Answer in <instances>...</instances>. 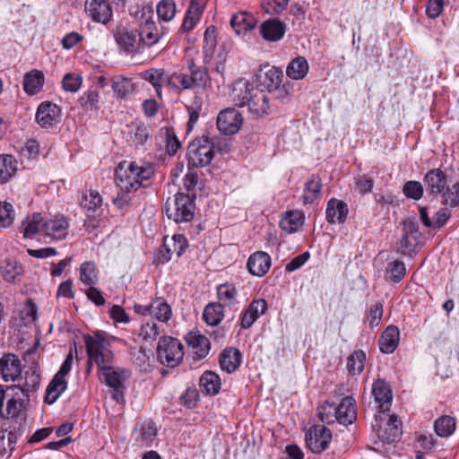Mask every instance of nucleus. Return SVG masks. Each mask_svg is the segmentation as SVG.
<instances>
[{"label":"nucleus","mask_w":459,"mask_h":459,"mask_svg":"<svg viewBox=\"0 0 459 459\" xmlns=\"http://www.w3.org/2000/svg\"><path fill=\"white\" fill-rule=\"evenodd\" d=\"M154 170L152 165L137 161H123L116 169V181L119 192L114 198V204L118 208L127 206L131 202L130 194L135 192L139 187H146L145 184Z\"/></svg>","instance_id":"obj_1"},{"label":"nucleus","mask_w":459,"mask_h":459,"mask_svg":"<svg viewBox=\"0 0 459 459\" xmlns=\"http://www.w3.org/2000/svg\"><path fill=\"white\" fill-rule=\"evenodd\" d=\"M257 84L273 94L274 98L285 101L294 92L293 84L290 82L282 83L283 73L281 69L268 65L261 67L255 74Z\"/></svg>","instance_id":"obj_2"},{"label":"nucleus","mask_w":459,"mask_h":459,"mask_svg":"<svg viewBox=\"0 0 459 459\" xmlns=\"http://www.w3.org/2000/svg\"><path fill=\"white\" fill-rule=\"evenodd\" d=\"M84 341L89 368L92 363H95L98 368L111 364L113 353L108 348V340L102 333H96L93 335H85Z\"/></svg>","instance_id":"obj_3"},{"label":"nucleus","mask_w":459,"mask_h":459,"mask_svg":"<svg viewBox=\"0 0 459 459\" xmlns=\"http://www.w3.org/2000/svg\"><path fill=\"white\" fill-rule=\"evenodd\" d=\"M195 204L194 197L183 193H178L173 199L165 204V212L169 220L176 223H186L195 216Z\"/></svg>","instance_id":"obj_4"},{"label":"nucleus","mask_w":459,"mask_h":459,"mask_svg":"<svg viewBox=\"0 0 459 459\" xmlns=\"http://www.w3.org/2000/svg\"><path fill=\"white\" fill-rule=\"evenodd\" d=\"M214 144L207 137L193 141L187 147L188 168H203L214 157Z\"/></svg>","instance_id":"obj_5"},{"label":"nucleus","mask_w":459,"mask_h":459,"mask_svg":"<svg viewBox=\"0 0 459 459\" xmlns=\"http://www.w3.org/2000/svg\"><path fill=\"white\" fill-rule=\"evenodd\" d=\"M183 356V344L179 340L169 336L160 339L157 357L161 364L174 368L181 362Z\"/></svg>","instance_id":"obj_6"},{"label":"nucleus","mask_w":459,"mask_h":459,"mask_svg":"<svg viewBox=\"0 0 459 459\" xmlns=\"http://www.w3.org/2000/svg\"><path fill=\"white\" fill-rule=\"evenodd\" d=\"M374 429L379 439L384 443H393L402 436V421L395 415H386L385 412L376 419Z\"/></svg>","instance_id":"obj_7"},{"label":"nucleus","mask_w":459,"mask_h":459,"mask_svg":"<svg viewBox=\"0 0 459 459\" xmlns=\"http://www.w3.org/2000/svg\"><path fill=\"white\" fill-rule=\"evenodd\" d=\"M420 232L415 221L407 219L403 221V233L400 242L403 255L412 256L420 243Z\"/></svg>","instance_id":"obj_8"},{"label":"nucleus","mask_w":459,"mask_h":459,"mask_svg":"<svg viewBox=\"0 0 459 459\" xmlns=\"http://www.w3.org/2000/svg\"><path fill=\"white\" fill-rule=\"evenodd\" d=\"M332 440V432L324 425H314L306 434L307 447L314 454L325 451Z\"/></svg>","instance_id":"obj_9"},{"label":"nucleus","mask_w":459,"mask_h":459,"mask_svg":"<svg viewBox=\"0 0 459 459\" xmlns=\"http://www.w3.org/2000/svg\"><path fill=\"white\" fill-rule=\"evenodd\" d=\"M243 124V117L234 108L221 110L217 117V127L225 135L235 134L239 131Z\"/></svg>","instance_id":"obj_10"},{"label":"nucleus","mask_w":459,"mask_h":459,"mask_svg":"<svg viewBox=\"0 0 459 459\" xmlns=\"http://www.w3.org/2000/svg\"><path fill=\"white\" fill-rule=\"evenodd\" d=\"M137 29L117 28L114 37L118 47L127 54H136L143 51Z\"/></svg>","instance_id":"obj_11"},{"label":"nucleus","mask_w":459,"mask_h":459,"mask_svg":"<svg viewBox=\"0 0 459 459\" xmlns=\"http://www.w3.org/2000/svg\"><path fill=\"white\" fill-rule=\"evenodd\" d=\"M255 89L256 87L248 81L239 79L232 83L230 99L236 106L246 107L249 103V96H252Z\"/></svg>","instance_id":"obj_12"},{"label":"nucleus","mask_w":459,"mask_h":459,"mask_svg":"<svg viewBox=\"0 0 459 459\" xmlns=\"http://www.w3.org/2000/svg\"><path fill=\"white\" fill-rule=\"evenodd\" d=\"M87 14L96 22L108 23L112 17V8L107 0H89L85 3Z\"/></svg>","instance_id":"obj_13"},{"label":"nucleus","mask_w":459,"mask_h":459,"mask_svg":"<svg viewBox=\"0 0 459 459\" xmlns=\"http://www.w3.org/2000/svg\"><path fill=\"white\" fill-rule=\"evenodd\" d=\"M247 107L255 118L269 115L271 105L268 94L263 89L256 87L252 96H249V103Z\"/></svg>","instance_id":"obj_14"},{"label":"nucleus","mask_w":459,"mask_h":459,"mask_svg":"<svg viewBox=\"0 0 459 459\" xmlns=\"http://www.w3.org/2000/svg\"><path fill=\"white\" fill-rule=\"evenodd\" d=\"M143 49L155 45L161 37V32L152 17L142 21L137 29Z\"/></svg>","instance_id":"obj_15"},{"label":"nucleus","mask_w":459,"mask_h":459,"mask_svg":"<svg viewBox=\"0 0 459 459\" xmlns=\"http://www.w3.org/2000/svg\"><path fill=\"white\" fill-rule=\"evenodd\" d=\"M60 114L61 109L56 104L46 101L38 107L36 121L41 127L49 128L54 126Z\"/></svg>","instance_id":"obj_16"},{"label":"nucleus","mask_w":459,"mask_h":459,"mask_svg":"<svg viewBox=\"0 0 459 459\" xmlns=\"http://www.w3.org/2000/svg\"><path fill=\"white\" fill-rule=\"evenodd\" d=\"M13 394L6 403L5 409H2L1 417L4 419H13L18 417L25 407L24 400L21 394H24V388L13 385L10 388Z\"/></svg>","instance_id":"obj_17"},{"label":"nucleus","mask_w":459,"mask_h":459,"mask_svg":"<svg viewBox=\"0 0 459 459\" xmlns=\"http://www.w3.org/2000/svg\"><path fill=\"white\" fill-rule=\"evenodd\" d=\"M22 373V365L18 357L8 353L0 359V374L6 382L15 381Z\"/></svg>","instance_id":"obj_18"},{"label":"nucleus","mask_w":459,"mask_h":459,"mask_svg":"<svg viewBox=\"0 0 459 459\" xmlns=\"http://www.w3.org/2000/svg\"><path fill=\"white\" fill-rule=\"evenodd\" d=\"M69 223L64 216H56L44 221L43 232L55 240L64 239L68 233Z\"/></svg>","instance_id":"obj_19"},{"label":"nucleus","mask_w":459,"mask_h":459,"mask_svg":"<svg viewBox=\"0 0 459 459\" xmlns=\"http://www.w3.org/2000/svg\"><path fill=\"white\" fill-rule=\"evenodd\" d=\"M247 267L252 275L263 277L271 267V257L265 252L257 251L249 256Z\"/></svg>","instance_id":"obj_20"},{"label":"nucleus","mask_w":459,"mask_h":459,"mask_svg":"<svg viewBox=\"0 0 459 459\" xmlns=\"http://www.w3.org/2000/svg\"><path fill=\"white\" fill-rule=\"evenodd\" d=\"M357 419L356 403L351 396L343 398L336 405V421L342 425H350Z\"/></svg>","instance_id":"obj_21"},{"label":"nucleus","mask_w":459,"mask_h":459,"mask_svg":"<svg viewBox=\"0 0 459 459\" xmlns=\"http://www.w3.org/2000/svg\"><path fill=\"white\" fill-rule=\"evenodd\" d=\"M267 308V302L264 299H254L242 316L241 327L249 328Z\"/></svg>","instance_id":"obj_22"},{"label":"nucleus","mask_w":459,"mask_h":459,"mask_svg":"<svg viewBox=\"0 0 459 459\" xmlns=\"http://www.w3.org/2000/svg\"><path fill=\"white\" fill-rule=\"evenodd\" d=\"M427 191L430 195H439L446 186V176L440 169H430L424 177Z\"/></svg>","instance_id":"obj_23"},{"label":"nucleus","mask_w":459,"mask_h":459,"mask_svg":"<svg viewBox=\"0 0 459 459\" xmlns=\"http://www.w3.org/2000/svg\"><path fill=\"white\" fill-rule=\"evenodd\" d=\"M372 394L383 412L388 411L393 397L389 385L384 380L375 381L372 386Z\"/></svg>","instance_id":"obj_24"},{"label":"nucleus","mask_w":459,"mask_h":459,"mask_svg":"<svg viewBox=\"0 0 459 459\" xmlns=\"http://www.w3.org/2000/svg\"><path fill=\"white\" fill-rule=\"evenodd\" d=\"M400 341V331L395 325H389L382 333L378 345L382 352L390 354L393 353L398 346Z\"/></svg>","instance_id":"obj_25"},{"label":"nucleus","mask_w":459,"mask_h":459,"mask_svg":"<svg viewBox=\"0 0 459 459\" xmlns=\"http://www.w3.org/2000/svg\"><path fill=\"white\" fill-rule=\"evenodd\" d=\"M285 24L276 19H269L262 23L260 32L263 38L267 41H278L285 34Z\"/></svg>","instance_id":"obj_26"},{"label":"nucleus","mask_w":459,"mask_h":459,"mask_svg":"<svg viewBox=\"0 0 459 459\" xmlns=\"http://www.w3.org/2000/svg\"><path fill=\"white\" fill-rule=\"evenodd\" d=\"M305 221V216L302 212L298 210L287 211L281 222V228L285 232L290 234L299 230Z\"/></svg>","instance_id":"obj_27"},{"label":"nucleus","mask_w":459,"mask_h":459,"mask_svg":"<svg viewBox=\"0 0 459 459\" xmlns=\"http://www.w3.org/2000/svg\"><path fill=\"white\" fill-rule=\"evenodd\" d=\"M39 344V341L36 342L35 346L32 348L28 349L24 353V360L28 363H30L32 372L30 377H26V383L25 385L27 387L26 391L28 392L29 389H33L36 386L39 385L40 382V375L37 371V345Z\"/></svg>","instance_id":"obj_28"},{"label":"nucleus","mask_w":459,"mask_h":459,"mask_svg":"<svg viewBox=\"0 0 459 459\" xmlns=\"http://www.w3.org/2000/svg\"><path fill=\"white\" fill-rule=\"evenodd\" d=\"M348 214L347 204L340 200L331 199L327 204L326 220L330 223H342L346 220Z\"/></svg>","instance_id":"obj_29"},{"label":"nucleus","mask_w":459,"mask_h":459,"mask_svg":"<svg viewBox=\"0 0 459 459\" xmlns=\"http://www.w3.org/2000/svg\"><path fill=\"white\" fill-rule=\"evenodd\" d=\"M44 74L37 69L25 74L23 77V90L29 95H34L39 92L44 85Z\"/></svg>","instance_id":"obj_30"},{"label":"nucleus","mask_w":459,"mask_h":459,"mask_svg":"<svg viewBox=\"0 0 459 459\" xmlns=\"http://www.w3.org/2000/svg\"><path fill=\"white\" fill-rule=\"evenodd\" d=\"M101 371L100 378L110 388L123 387V380L125 379V370L115 369L110 364L99 368Z\"/></svg>","instance_id":"obj_31"},{"label":"nucleus","mask_w":459,"mask_h":459,"mask_svg":"<svg viewBox=\"0 0 459 459\" xmlns=\"http://www.w3.org/2000/svg\"><path fill=\"white\" fill-rule=\"evenodd\" d=\"M255 18L247 12H239L230 19V25L237 34L246 33L255 26Z\"/></svg>","instance_id":"obj_32"},{"label":"nucleus","mask_w":459,"mask_h":459,"mask_svg":"<svg viewBox=\"0 0 459 459\" xmlns=\"http://www.w3.org/2000/svg\"><path fill=\"white\" fill-rule=\"evenodd\" d=\"M322 180L320 177L312 175L304 186L302 195L303 204L305 205L313 204L320 196Z\"/></svg>","instance_id":"obj_33"},{"label":"nucleus","mask_w":459,"mask_h":459,"mask_svg":"<svg viewBox=\"0 0 459 459\" xmlns=\"http://www.w3.org/2000/svg\"><path fill=\"white\" fill-rule=\"evenodd\" d=\"M241 354L238 349H225L220 356V365L222 370L232 373L240 365Z\"/></svg>","instance_id":"obj_34"},{"label":"nucleus","mask_w":459,"mask_h":459,"mask_svg":"<svg viewBox=\"0 0 459 459\" xmlns=\"http://www.w3.org/2000/svg\"><path fill=\"white\" fill-rule=\"evenodd\" d=\"M186 342L194 350L195 354L198 359H204L209 352L210 341L204 335L191 333L186 337Z\"/></svg>","instance_id":"obj_35"},{"label":"nucleus","mask_w":459,"mask_h":459,"mask_svg":"<svg viewBox=\"0 0 459 459\" xmlns=\"http://www.w3.org/2000/svg\"><path fill=\"white\" fill-rule=\"evenodd\" d=\"M308 63L303 56L292 59L286 67V74L292 80H302L308 73Z\"/></svg>","instance_id":"obj_36"},{"label":"nucleus","mask_w":459,"mask_h":459,"mask_svg":"<svg viewBox=\"0 0 459 459\" xmlns=\"http://www.w3.org/2000/svg\"><path fill=\"white\" fill-rule=\"evenodd\" d=\"M199 385L206 394L215 395L221 385L220 377L212 371H205L200 377Z\"/></svg>","instance_id":"obj_37"},{"label":"nucleus","mask_w":459,"mask_h":459,"mask_svg":"<svg viewBox=\"0 0 459 459\" xmlns=\"http://www.w3.org/2000/svg\"><path fill=\"white\" fill-rule=\"evenodd\" d=\"M17 160L10 154H0V183L8 182L17 171Z\"/></svg>","instance_id":"obj_38"},{"label":"nucleus","mask_w":459,"mask_h":459,"mask_svg":"<svg viewBox=\"0 0 459 459\" xmlns=\"http://www.w3.org/2000/svg\"><path fill=\"white\" fill-rule=\"evenodd\" d=\"M143 78L154 87L158 96H161L162 86H168L169 74L164 69H150L144 72Z\"/></svg>","instance_id":"obj_39"},{"label":"nucleus","mask_w":459,"mask_h":459,"mask_svg":"<svg viewBox=\"0 0 459 459\" xmlns=\"http://www.w3.org/2000/svg\"><path fill=\"white\" fill-rule=\"evenodd\" d=\"M67 382L64 377L55 375L52 381L47 387L45 395V403L48 404L54 403L60 394L66 389Z\"/></svg>","instance_id":"obj_40"},{"label":"nucleus","mask_w":459,"mask_h":459,"mask_svg":"<svg viewBox=\"0 0 459 459\" xmlns=\"http://www.w3.org/2000/svg\"><path fill=\"white\" fill-rule=\"evenodd\" d=\"M43 218L40 213H34L29 216L22 222L23 237L32 238L39 231H43Z\"/></svg>","instance_id":"obj_41"},{"label":"nucleus","mask_w":459,"mask_h":459,"mask_svg":"<svg viewBox=\"0 0 459 459\" xmlns=\"http://www.w3.org/2000/svg\"><path fill=\"white\" fill-rule=\"evenodd\" d=\"M0 272L6 281L13 282L23 273V267L15 260L5 259L0 265Z\"/></svg>","instance_id":"obj_42"},{"label":"nucleus","mask_w":459,"mask_h":459,"mask_svg":"<svg viewBox=\"0 0 459 459\" xmlns=\"http://www.w3.org/2000/svg\"><path fill=\"white\" fill-rule=\"evenodd\" d=\"M217 296L222 306L230 307L237 303L238 290L231 283H223L217 288Z\"/></svg>","instance_id":"obj_43"},{"label":"nucleus","mask_w":459,"mask_h":459,"mask_svg":"<svg viewBox=\"0 0 459 459\" xmlns=\"http://www.w3.org/2000/svg\"><path fill=\"white\" fill-rule=\"evenodd\" d=\"M223 309L221 303L208 304L203 313V318L209 325H217L223 319Z\"/></svg>","instance_id":"obj_44"},{"label":"nucleus","mask_w":459,"mask_h":459,"mask_svg":"<svg viewBox=\"0 0 459 459\" xmlns=\"http://www.w3.org/2000/svg\"><path fill=\"white\" fill-rule=\"evenodd\" d=\"M434 429L437 436L447 437L451 436L455 429V420L448 415H444L436 420Z\"/></svg>","instance_id":"obj_45"},{"label":"nucleus","mask_w":459,"mask_h":459,"mask_svg":"<svg viewBox=\"0 0 459 459\" xmlns=\"http://www.w3.org/2000/svg\"><path fill=\"white\" fill-rule=\"evenodd\" d=\"M157 436V429L152 421H145L139 425L136 440L142 445L150 446Z\"/></svg>","instance_id":"obj_46"},{"label":"nucleus","mask_w":459,"mask_h":459,"mask_svg":"<svg viewBox=\"0 0 459 459\" xmlns=\"http://www.w3.org/2000/svg\"><path fill=\"white\" fill-rule=\"evenodd\" d=\"M80 204L87 211L96 212L102 205V197L98 191L89 189L82 194Z\"/></svg>","instance_id":"obj_47"},{"label":"nucleus","mask_w":459,"mask_h":459,"mask_svg":"<svg viewBox=\"0 0 459 459\" xmlns=\"http://www.w3.org/2000/svg\"><path fill=\"white\" fill-rule=\"evenodd\" d=\"M152 316L161 322H167L170 319L172 311L169 305L162 299H157L151 303Z\"/></svg>","instance_id":"obj_48"},{"label":"nucleus","mask_w":459,"mask_h":459,"mask_svg":"<svg viewBox=\"0 0 459 459\" xmlns=\"http://www.w3.org/2000/svg\"><path fill=\"white\" fill-rule=\"evenodd\" d=\"M366 353L358 350L353 351L347 359V368L350 374L359 375L364 369Z\"/></svg>","instance_id":"obj_49"},{"label":"nucleus","mask_w":459,"mask_h":459,"mask_svg":"<svg viewBox=\"0 0 459 459\" xmlns=\"http://www.w3.org/2000/svg\"><path fill=\"white\" fill-rule=\"evenodd\" d=\"M112 89L115 95L119 99L126 98L133 91V83L131 80L121 75L112 78Z\"/></svg>","instance_id":"obj_50"},{"label":"nucleus","mask_w":459,"mask_h":459,"mask_svg":"<svg viewBox=\"0 0 459 459\" xmlns=\"http://www.w3.org/2000/svg\"><path fill=\"white\" fill-rule=\"evenodd\" d=\"M168 86L178 92L193 89L188 78V74L183 73L169 74Z\"/></svg>","instance_id":"obj_51"},{"label":"nucleus","mask_w":459,"mask_h":459,"mask_svg":"<svg viewBox=\"0 0 459 459\" xmlns=\"http://www.w3.org/2000/svg\"><path fill=\"white\" fill-rule=\"evenodd\" d=\"M80 279L88 286L94 285L98 281V272L96 265L92 262H85L80 268Z\"/></svg>","instance_id":"obj_52"},{"label":"nucleus","mask_w":459,"mask_h":459,"mask_svg":"<svg viewBox=\"0 0 459 459\" xmlns=\"http://www.w3.org/2000/svg\"><path fill=\"white\" fill-rule=\"evenodd\" d=\"M157 14L163 22L171 21L176 14V4L173 0H161L157 4Z\"/></svg>","instance_id":"obj_53"},{"label":"nucleus","mask_w":459,"mask_h":459,"mask_svg":"<svg viewBox=\"0 0 459 459\" xmlns=\"http://www.w3.org/2000/svg\"><path fill=\"white\" fill-rule=\"evenodd\" d=\"M317 416L323 423L331 424L336 421V404L325 402L317 408Z\"/></svg>","instance_id":"obj_54"},{"label":"nucleus","mask_w":459,"mask_h":459,"mask_svg":"<svg viewBox=\"0 0 459 459\" xmlns=\"http://www.w3.org/2000/svg\"><path fill=\"white\" fill-rule=\"evenodd\" d=\"M188 78L193 89L204 87L211 81L208 70L204 66L189 73Z\"/></svg>","instance_id":"obj_55"},{"label":"nucleus","mask_w":459,"mask_h":459,"mask_svg":"<svg viewBox=\"0 0 459 459\" xmlns=\"http://www.w3.org/2000/svg\"><path fill=\"white\" fill-rule=\"evenodd\" d=\"M81 107L89 110L99 109L100 93L97 90H89L84 92L79 99Z\"/></svg>","instance_id":"obj_56"},{"label":"nucleus","mask_w":459,"mask_h":459,"mask_svg":"<svg viewBox=\"0 0 459 459\" xmlns=\"http://www.w3.org/2000/svg\"><path fill=\"white\" fill-rule=\"evenodd\" d=\"M389 278L394 282H399L406 273V267L403 262L394 260L390 262L386 268Z\"/></svg>","instance_id":"obj_57"},{"label":"nucleus","mask_w":459,"mask_h":459,"mask_svg":"<svg viewBox=\"0 0 459 459\" xmlns=\"http://www.w3.org/2000/svg\"><path fill=\"white\" fill-rule=\"evenodd\" d=\"M384 313L383 304L379 301L370 306L369 310L366 314V321L370 328L377 326L382 319Z\"/></svg>","instance_id":"obj_58"},{"label":"nucleus","mask_w":459,"mask_h":459,"mask_svg":"<svg viewBox=\"0 0 459 459\" xmlns=\"http://www.w3.org/2000/svg\"><path fill=\"white\" fill-rule=\"evenodd\" d=\"M442 203L450 207L459 205V182L446 187L442 195Z\"/></svg>","instance_id":"obj_59"},{"label":"nucleus","mask_w":459,"mask_h":459,"mask_svg":"<svg viewBox=\"0 0 459 459\" xmlns=\"http://www.w3.org/2000/svg\"><path fill=\"white\" fill-rule=\"evenodd\" d=\"M403 192L406 197L419 200L423 195V186L419 181H408L403 185Z\"/></svg>","instance_id":"obj_60"},{"label":"nucleus","mask_w":459,"mask_h":459,"mask_svg":"<svg viewBox=\"0 0 459 459\" xmlns=\"http://www.w3.org/2000/svg\"><path fill=\"white\" fill-rule=\"evenodd\" d=\"M216 46V39H215V29L213 27L208 28L204 32V53L205 56V59L212 56L213 54L214 48ZM207 62V60H205Z\"/></svg>","instance_id":"obj_61"},{"label":"nucleus","mask_w":459,"mask_h":459,"mask_svg":"<svg viewBox=\"0 0 459 459\" xmlns=\"http://www.w3.org/2000/svg\"><path fill=\"white\" fill-rule=\"evenodd\" d=\"M14 212L13 205L9 203L0 202V227L7 228L13 223Z\"/></svg>","instance_id":"obj_62"},{"label":"nucleus","mask_w":459,"mask_h":459,"mask_svg":"<svg viewBox=\"0 0 459 459\" xmlns=\"http://www.w3.org/2000/svg\"><path fill=\"white\" fill-rule=\"evenodd\" d=\"M167 244H170L171 252L178 257L180 256L187 247L186 238L180 234L174 235L170 239L167 238Z\"/></svg>","instance_id":"obj_63"},{"label":"nucleus","mask_w":459,"mask_h":459,"mask_svg":"<svg viewBox=\"0 0 459 459\" xmlns=\"http://www.w3.org/2000/svg\"><path fill=\"white\" fill-rule=\"evenodd\" d=\"M160 334V329L153 321L146 322L140 329V336L145 341H154Z\"/></svg>","instance_id":"obj_64"}]
</instances>
